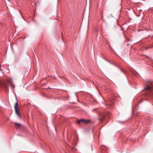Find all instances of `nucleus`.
Segmentation results:
<instances>
[{"mask_svg":"<svg viewBox=\"0 0 153 153\" xmlns=\"http://www.w3.org/2000/svg\"><path fill=\"white\" fill-rule=\"evenodd\" d=\"M144 90L148 94H150L153 98V81H149L146 85Z\"/></svg>","mask_w":153,"mask_h":153,"instance_id":"f257e3e1","label":"nucleus"},{"mask_svg":"<svg viewBox=\"0 0 153 153\" xmlns=\"http://www.w3.org/2000/svg\"><path fill=\"white\" fill-rule=\"evenodd\" d=\"M90 122V120H88L81 119L77 121L78 124H80L81 123H87Z\"/></svg>","mask_w":153,"mask_h":153,"instance_id":"7ed1b4c3","label":"nucleus"},{"mask_svg":"<svg viewBox=\"0 0 153 153\" xmlns=\"http://www.w3.org/2000/svg\"><path fill=\"white\" fill-rule=\"evenodd\" d=\"M109 105H111V104L110 103L109 104Z\"/></svg>","mask_w":153,"mask_h":153,"instance_id":"0eeeda50","label":"nucleus"},{"mask_svg":"<svg viewBox=\"0 0 153 153\" xmlns=\"http://www.w3.org/2000/svg\"><path fill=\"white\" fill-rule=\"evenodd\" d=\"M10 83H12V81L11 80H10Z\"/></svg>","mask_w":153,"mask_h":153,"instance_id":"423d86ee","label":"nucleus"},{"mask_svg":"<svg viewBox=\"0 0 153 153\" xmlns=\"http://www.w3.org/2000/svg\"><path fill=\"white\" fill-rule=\"evenodd\" d=\"M14 108L16 113L17 115L19 117L21 118V117L19 113V111H20V109L18 106V104L17 102L15 104Z\"/></svg>","mask_w":153,"mask_h":153,"instance_id":"f03ea898","label":"nucleus"},{"mask_svg":"<svg viewBox=\"0 0 153 153\" xmlns=\"http://www.w3.org/2000/svg\"><path fill=\"white\" fill-rule=\"evenodd\" d=\"M15 123V127L16 128H19L20 127L21 125L20 123Z\"/></svg>","mask_w":153,"mask_h":153,"instance_id":"20e7f679","label":"nucleus"},{"mask_svg":"<svg viewBox=\"0 0 153 153\" xmlns=\"http://www.w3.org/2000/svg\"><path fill=\"white\" fill-rule=\"evenodd\" d=\"M104 117L105 116L104 115H102V117H101L99 118V120L101 122H102L103 120V119H104Z\"/></svg>","mask_w":153,"mask_h":153,"instance_id":"39448f33","label":"nucleus"}]
</instances>
